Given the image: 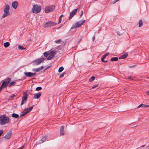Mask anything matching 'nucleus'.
<instances>
[{"instance_id": "f257e3e1", "label": "nucleus", "mask_w": 149, "mask_h": 149, "mask_svg": "<svg viewBox=\"0 0 149 149\" xmlns=\"http://www.w3.org/2000/svg\"><path fill=\"white\" fill-rule=\"evenodd\" d=\"M9 118L8 117L3 115L0 116V124L3 125L8 123L9 121Z\"/></svg>"}, {"instance_id": "f03ea898", "label": "nucleus", "mask_w": 149, "mask_h": 149, "mask_svg": "<svg viewBox=\"0 0 149 149\" xmlns=\"http://www.w3.org/2000/svg\"><path fill=\"white\" fill-rule=\"evenodd\" d=\"M10 7L9 5H7L5 6L3 10L4 13L2 16V18H4L9 15L10 14Z\"/></svg>"}, {"instance_id": "7ed1b4c3", "label": "nucleus", "mask_w": 149, "mask_h": 149, "mask_svg": "<svg viewBox=\"0 0 149 149\" xmlns=\"http://www.w3.org/2000/svg\"><path fill=\"white\" fill-rule=\"evenodd\" d=\"M41 7L40 6H38L37 4H35L33 5L32 9V12L35 13H39L41 11Z\"/></svg>"}, {"instance_id": "20e7f679", "label": "nucleus", "mask_w": 149, "mask_h": 149, "mask_svg": "<svg viewBox=\"0 0 149 149\" xmlns=\"http://www.w3.org/2000/svg\"><path fill=\"white\" fill-rule=\"evenodd\" d=\"M55 6L54 5H50L45 7V12L46 13H48L51 12L54 10Z\"/></svg>"}, {"instance_id": "39448f33", "label": "nucleus", "mask_w": 149, "mask_h": 149, "mask_svg": "<svg viewBox=\"0 0 149 149\" xmlns=\"http://www.w3.org/2000/svg\"><path fill=\"white\" fill-rule=\"evenodd\" d=\"M45 58H42L37 59L35 60L32 61V63L34 66H36L40 64L43 61L45 60Z\"/></svg>"}, {"instance_id": "423d86ee", "label": "nucleus", "mask_w": 149, "mask_h": 149, "mask_svg": "<svg viewBox=\"0 0 149 149\" xmlns=\"http://www.w3.org/2000/svg\"><path fill=\"white\" fill-rule=\"evenodd\" d=\"M85 20H84V21H80L77 22L76 24L74 25H73L72 26L71 29H74L80 27L85 22Z\"/></svg>"}, {"instance_id": "0eeeda50", "label": "nucleus", "mask_w": 149, "mask_h": 149, "mask_svg": "<svg viewBox=\"0 0 149 149\" xmlns=\"http://www.w3.org/2000/svg\"><path fill=\"white\" fill-rule=\"evenodd\" d=\"M33 106H32L30 107L29 108H28L27 110L25 108L24 111L21 113L20 116L22 117L26 115L28 113L31 111L33 108Z\"/></svg>"}, {"instance_id": "6e6552de", "label": "nucleus", "mask_w": 149, "mask_h": 149, "mask_svg": "<svg viewBox=\"0 0 149 149\" xmlns=\"http://www.w3.org/2000/svg\"><path fill=\"white\" fill-rule=\"evenodd\" d=\"M57 24L56 23L52 21H48L45 23L44 25V27L45 28L51 27Z\"/></svg>"}, {"instance_id": "1a4fd4ad", "label": "nucleus", "mask_w": 149, "mask_h": 149, "mask_svg": "<svg viewBox=\"0 0 149 149\" xmlns=\"http://www.w3.org/2000/svg\"><path fill=\"white\" fill-rule=\"evenodd\" d=\"M11 81V79L10 78H8L7 80L4 81L2 84V86L3 87V88L6 87Z\"/></svg>"}, {"instance_id": "9d476101", "label": "nucleus", "mask_w": 149, "mask_h": 149, "mask_svg": "<svg viewBox=\"0 0 149 149\" xmlns=\"http://www.w3.org/2000/svg\"><path fill=\"white\" fill-rule=\"evenodd\" d=\"M79 8L74 9L70 13V15L69 17V19H70L72 18V17L76 14L78 9Z\"/></svg>"}, {"instance_id": "9b49d317", "label": "nucleus", "mask_w": 149, "mask_h": 149, "mask_svg": "<svg viewBox=\"0 0 149 149\" xmlns=\"http://www.w3.org/2000/svg\"><path fill=\"white\" fill-rule=\"evenodd\" d=\"M12 132L11 131H9L4 136V138L6 139H8L11 137Z\"/></svg>"}, {"instance_id": "f8f14e48", "label": "nucleus", "mask_w": 149, "mask_h": 149, "mask_svg": "<svg viewBox=\"0 0 149 149\" xmlns=\"http://www.w3.org/2000/svg\"><path fill=\"white\" fill-rule=\"evenodd\" d=\"M60 135H64L65 134V130L64 126H62L61 127L60 130Z\"/></svg>"}, {"instance_id": "ddd939ff", "label": "nucleus", "mask_w": 149, "mask_h": 149, "mask_svg": "<svg viewBox=\"0 0 149 149\" xmlns=\"http://www.w3.org/2000/svg\"><path fill=\"white\" fill-rule=\"evenodd\" d=\"M18 5V3L17 1H14L13 2L12 4V7L14 9H16Z\"/></svg>"}, {"instance_id": "4468645a", "label": "nucleus", "mask_w": 149, "mask_h": 149, "mask_svg": "<svg viewBox=\"0 0 149 149\" xmlns=\"http://www.w3.org/2000/svg\"><path fill=\"white\" fill-rule=\"evenodd\" d=\"M41 95V92H39L38 93L35 94L34 95V99H38Z\"/></svg>"}, {"instance_id": "2eb2a0df", "label": "nucleus", "mask_w": 149, "mask_h": 149, "mask_svg": "<svg viewBox=\"0 0 149 149\" xmlns=\"http://www.w3.org/2000/svg\"><path fill=\"white\" fill-rule=\"evenodd\" d=\"M24 74L26 75V76L29 77H32V73L30 72H24Z\"/></svg>"}, {"instance_id": "dca6fc26", "label": "nucleus", "mask_w": 149, "mask_h": 149, "mask_svg": "<svg viewBox=\"0 0 149 149\" xmlns=\"http://www.w3.org/2000/svg\"><path fill=\"white\" fill-rule=\"evenodd\" d=\"M27 94L26 93L24 92V95L22 98V100H23V101H24L25 100H26L27 98Z\"/></svg>"}, {"instance_id": "f3484780", "label": "nucleus", "mask_w": 149, "mask_h": 149, "mask_svg": "<svg viewBox=\"0 0 149 149\" xmlns=\"http://www.w3.org/2000/svg\"><path fill=\"white\" fill-rule=\"evenodd\" d=\"M128 56V54L127 53H125L124 54L120 56L119 59H123L126 58Z\"/></svg>"}, {"instance_id": "a211bd4d", "label": "nucleus", "mask_w": 149, "mask_h": 149, "mask_svg": "<svg viewBox=\"0 0 149 149\" xmlns=\"http://www.w3.org/2000/svg\"><path fill=\"white\" fill-rule=\"evenodd\" d=\"M46 140V136H45V137H44L43 138H42L40 141L38 143L39 144H41V143H42L44 142Z\"/></svg>"}, {"instance_id": "6ab92c4d", "label": "nucleus", "mask_w": 149, "mask_h": 149, "mask_svg": "<svg viewBox=\"0 0 149 149\" xmlns=\"http://www.w3.org/2000/svg\"><path fill=\"white\" fill-rule=\"evenodd\" d=\"M141 107L146 108L149 107V105H147L143 104H141L137 107V108H140Z\"/></svg>"}, {"instance_id": "aec40b11", "label": "nucleus", "mask_w": 149, "mask_h": 149, "mask_svg": "<svg viewBox=\"0 0 149 149\" xmlns=\"http://www.w3.org/2000/svg\"><path fill=\"white\" fill-rule=\"evenodd\" d=\"M54 57V55L50 54V55L47 58V60H50L52 59Z\"/></svg>"}, {"instance_id": "412c9836", "label": "nucleus", "mask_w": 149, "mask_h": 149, "mask_svg": "<svg viewBox=\"0 0 149 149\" xmlns=\"http://www.w3.org/2000/svg\"><path fill=\"white\" fill-rule=\"evenodd\" d=\"M118 57H113L110 59V61H116L118 60Z\"/></svg>"}, {"instance_id": "4be33fe9", "label": "nucleus", "mask_w": 149, "mask_h": 149, "mask_svg": "<svg viewBox=\"0 0 149 149\" xmlns=\"http://www.w3.org/2000/svg\"><path fill=\"white\" fill-rule=\"evenodd\" d=\"M9 45L10 43L8 42H6L4 43L3 44V46L6 48L8 47L9 46Z\"/></svg>"}, {"instance_id": "5701e85b", "label": "nucleus", "mask_w": 149, "mask_h": 149, "mask_svg": "<svg viewBox=\"0 0 149 149\" xmlns=\"http://www.w3.org/2000/svg\"><path fill=\"white\" fill-rule=\"evenodd\" d=\"M12 116L13 118H17L19 117V115L17 114L13 113L12 115Z\"/></svg>"}, {"instance_id": "b1692460", "label": "nucleus", "mask_w": 149, "mask_h": 149, "mask_svg": "<svg viewBox=\"0 0 149 149\" xmlns=\"http://www.w3.org/2000/svg\"><path fill=\"white\" fill-rule=\"evenodd\" d=\"M109 54V53H107L104 55L101 58V59H104Z\"/></svg>"}, {"instance_id": "393cba45", "label": "nucleus", "mask_w": 149, "mask_h": 149, "mask_svg": "<svg viewBox=\"0 0 149 149\" xmlns=\"http://www.w3.org/2000/svg\"><path fill=\"white\" fill-rule=\"evenodd\" d=\"M9 84H8V86L9 87H11L12 86H14L15 84H16V82L14 81H13L11 82H10V83H9Z\"/></svg>"}, {"instance_id": "a878e982", "label": "nucleus", "mask_w": 149, "mask_h": 149, "mask_svg": "<svg viewBox=\"0 0 149 149\" xmlns=\"http://www.w3.org/2000/svg\"><path fill=\"white\" fill-rule=\"evenodd\" d=\"M139 27H141L143 25V22L141 20H140L139 21Z\"/></svg>"}, {"instance_id": "bb28decb", "label": "nucleus", "mask_w": 149, "mask_h": 149, "mask_svg": "<svg viewBox=\"0 0 149 149\" xmlns=\"http://www.w3.org/2000/svg\"><path fill=\"white\" fill-rule=\"evenodd\" d=\"M57 53V52L54 51L53 50L51 51H50V54L54 55V56L56 55V53Z\"/></svg>"}, {"instance_id": "cd10ccee", "label": "nucleus", "mask_w": 149, "mask_h": 149, "mask_svg": "<svg viewBox=\"0 0 149 149\" xmlns=\"http://www.w3.org/2000/svg\"><path fill=\"white\" fill-rule=\"evenodd\" d=\"M18 48L21 50H24L25 49L23 46L19 45L18 46Z\"/></svg>"}, {"instance_id": "c85d7f7f", "label": "nucleus", "mask_w": 149, "mask_h": 149, "mask_svg": "<svg viewBox=\"0 0 149 149\" xmlns=\"http://www.w3.org/2000/svg\"><path fill=\"white\" fill-rule=\"evenodd\" d=\"M64 68L63 67H61L59 68L58 72H61L63 70Z\"/></svg>"}, {"instance_id": "c756f323", "label": "nucleus", "mask_w": 149, "mask_h": 149, "mask_svg": "<svg viewBox=\"0 0 149 149\" xmlns=\"http://www.w3.org/2000/svg\"><path fill=\"white\" fill-rule=\"evenodd\" d=\"M32 70L33 72H38L40 70L39 68H38L37 69H33Z\"/></svg>"}, {"instance_id": "7c9ffc66", "label": "nucleus", "mask_w": 149, "mask_h": 149, "mask_svg": "<svg viewBox=\"0 0 149 149\" xmlns=\"http://www.w3.org/2000/svg\"><path fill=\"white\" fill-rule=\"evenodd\" d=\"M95 77L94 76L92 77L89 80V81H91L93 80H94L95 79Z\"/></svg>"}, {"instance_id": "2f4dec72", "label": "nucleus", "mask_w": 149, "mask_h": 149, "mask_svg": "<svg viewBox=\"0 0 149 149\" xmlns=\"http://www.w3.org/2000/svg\"><path fill=\"white\" fill-rule=\"evenodd\" d=\"M49 53H48L47 52H46L44 53V54L45 57H47L49 55Z\"/></svg>"}, {"instance_id": "473e14b6", "label": "nucleus", "mask_w": 149, "mask_h": 149, "mask_svg": "<svg viewBox=\"0 0 149 149\" xmlns=\"http://www.w3.org/2000/svg\"><path fill=\"white\" fill-rule=\"evenodd\" d=\"M42 89V88L41 87H38L36 88V90L38 91L41 90Z\"/></svg>"}, {"instance_id": "72a5a7b5", "label": "nucleus", "mask_w": 149, "mask_h": 149, "mask_svg": "<svg viewBox=\"0 0 149 149\" xmlns=\"http://www.w3.org/2000/svg\"><path fill=\"white\" fill-rule=\"evenodd\" d=\"M61 41H62L61 39H59L58 40L56 41L55 42L56 43H60L61 42Z\"/></svg>"}, {"instance_id": "f704fd0d", "label": "nucleus", "mask_w": 149, "mask_h": 149, "mask_svg": "<svg viewBox=\"0 0 149 149\" xmlns=\"http://www.w3.org/2000/svg\"><path fill=\"white\" fill-rule=\"evenodd\" d=\"M119 0H114L112 2V3L113 4H114L118 1Z\"/></svg>"}, {"instance_id": "c9c22d12", "label": "nucleus", "mask_w": 149, "mask_h": 149, "mask_svg": "<svg viewBox=\"0 0 149 149\" xmlns=\"http://www.w3.org/2000/svg\"><path fill=\"white\" fill-rule=\"evenodd\" d=\"M61 20H62V18H61V17H59V21H58V24H59L61 22Z\"/></svg>"}, {"instance_id": "e433bc0d", "label": "nucleus", "mask_w": 149, "mask_h": 149, "mask_svg": "<svg viewBox=\"0 0 149 149\" xmlns=\"http://www.w3.org/2000/svg\"><path fill=\"white\" fill-rule=\"evenodd\" d=\"M65 74V73H62L61 74L60 76H59V77H63L64 75Z\"/></svg>"}, {"instance_id": "4c0bfd02", "label": "nucleus", "mask_w": 149, "mask_h": 149, "mask_svg": "<svg viewBox=\"0 0 149 149\" xmlns=\"http://www.w3.org/2000/svg\"><path fill=\"white\" fill-rule=\"evenodd\" d=\"M98 86V84H97V85H94V86H93L92 88L94 89V88H95L97 87Z\"/></svg>"}, {"instance_id": "58836bf2", "label": "nucleus", "mask_w": 149, "mask_h": 149, "mask_svg": "<svg viewBox=\"0 0 149 149\" xmlns=\"http://www.w3.org/2000/svg\"><path fill=\"white\" fill-rule=\"evenodd\" d=\"M3 132V131L2 130H0V136L2 135Z\"/></svg>"}, {"instance_id": "ea45409f", "label": "nucleus", "mask_w": 149, "mask_h": 149, "mask_svg": "<svg viewBox=\"0 0 149 149\" xmlns=\"http://www.w3.org/2000/svg\"><path fill=\"white\" fill-rule=\"evenodd\" d=\"M36 72L34 73H32V77L34 76L35 75H36Z\"/></svg>"}, {"instance_id": "a19ab883", "label": "nucleus", "mask_w": 149, "mask_h": 149, "mask_svg": "<svg viewBox=\"0 0 149 149\" xmlns=\"http://www.w3.org/2000/svg\"><path fill=\"white\" fill-rule=\"evenodd\" d=\"M101 61L103 62L104 63H107V61L104 60V59H103V60L101 59Z\"/></svg>"}, {"instance_id": "79ce46f5", "label": "nucleus", "mask_w": 149, "mask_h": 149, "mask_svg": "<svg viewBox=\"0 0 149 149\" xmlns=\"http://www.w3.org/2000/svg\"><path fill=\"white\" fill-rule=\"evenodd\" d=\"M129 79H130L133 80V78L132 76H130L129 77Z\"/></svg>"}, {"instance_id": "37998d69", "label": "nucleus", "mask_w": 149, "mask_h": 149, "mask_svg": "<svg viewBox=\"0 0 149 149\" xmlns=\"http://www.w3.org/2000/svg\"><path fill=\"white\" fill-rule=\"evenodd\" d=\"M15 97V95L14 94H13L10 97L11 98H13Z\"/></svg>"}, {"instance_id": "c03bdc74", "label": "nucleus", "mask_w": 149, "mask_h": 149, "mask_svg": "<svg viewBox=\"0 0 149 149\" xmlns=\"http://www.w3.org/2000/svg\"><path fill=\"white\" fill-rule=\"evenodd\" d=\"M24 101H23V100H22V102H21V106L24 103Z\"/></svg>"}, {"instance_id": "a18cd8bd", "label": "nucleus", "mask_w": 149, "mask_h": 149, "mask_svg": "<svg viewBox=\"0 0 149 149\" xmlns=\"http://www.w3.org/2000/svg\"><path fill=\"white\" fill-rule=\"evenodd\" d=\"M40 70H42V69H43L44 68V67L43 66H41L39 68Z\"/></svg>"}, {"instance_id": "49530a36", "label": "nucleus", "mask_w": 149, "mask_h": 149, "mask_svg": "<svg viewBox=\"0 0 149 149\" xmlns=\"http://www.w3.org/2000/svg\"><path fill=\"white\" fill-rule=\"evenodd\" d=\"M2 88H3V87L2 86V85L0 87V91H1Z\"/></svg>"}, {"instance_id": "de8ad7c7", "label": "nucleus", "mask_w": 149, "mask_h": 149, "mask_svg": "<svg viewBox=\"0 0 149 149\" xmlns=\"http://www.w3.org/2000/svg\"><path fill=\"white\" fill-rule=\"evenodd\" d=\"M83 14V11L82 10L81 11V13L80 15V17H81L82 15Z\"/></svg>"}, {"instance_id": "09e8293b", "label": "nucleus", "mask_w": 149, "mask_h": 149, "mask_svg": "<svg viewBox=\"0 0 149 149\" xmlns=\"http://www.w3.org/2000/svg\"><path fill=\"white\" fill-rule=\"evenodd\" d=\"M95 36H93V41H94V40H95Z\"/></svg>"}, {"instance_id": "8fccbe9b", "label": "nucleus", "mask_w": 149, "mask_h": 149, "mask_svg": "<svg viewBox=\"0 0 149 149\" xmlns=\"http://www.w3.org/2000/svg\"><path fill=\"white\" fill-rule=\"evenodd\" d=\"M146 93L149 95V91L146 92Z\"/></svg>"}, {"instance_id": "3c124183", "label": "nucleus", "mask_w": 149, "mask_h": 149, "mask_svg": "<svg viewBox=\"0 0 149 149\" xmlns=\"http://www.w3.org/2000/svg\"><path fill=\"white\" fill-rule=\"evenodd\" d=\"M63 15H61L60 17H61V18H62V17H63Z\"/></svg>"}, {"instance_id": "603ef678", "label": "nucleus", "mask_w": 149, "mask_h": 149, "mask_svg": "<svg viewBox=\"0 0 149 149\" xmlns=\"http://www.w3.org/2000/svg\"><path fill=\"white\" fill-rule=\"evenodd\" d=\"M51 66H48V67H47L46 69L45 70H46L49 68Z\"/></svg>"}, {"instance_id": "864d4df0", "label": "nucleus", "mask_w": 149, "mask_h": 149, "mask_svg": "<svg viewBox=\"0 0 149 149\" xmlns=\"http://www.w3.org/2000/svg\"><path fill=\"white\" fill-rule=\"evenodd\" d=\"M144 146H145V145H143L142 146H141V147H144Z\"/></svg>"}, {"instance_id": "5fc2aeb1", "label": "nucleus", "mask_w": 149, "mask_h": 149, "mask_svg": "<svg viewBox=\"0 0 149 149\" xmlns=\"http://www.w3.org/2000/svg\"><path fill=\"white\" fill-rule=\"evenodd\" d=\"M61 27V26H59V27L58 28V29L60 28Z\"/></svg>"}, {"instance_id": "6e6d98bb", "label": "nucleus", "mask_w": 149, "mask_h": 149, "mask_svg": "<svg viewBox=\"0 0 149 149\" xmlns=\"http://www.w3.org/2000/svg\"><path fill=\"white\" fill-rule=\"evenodd\" d=\"M148 149H149V148H148Z\"/></svg>"}]
</instances>
